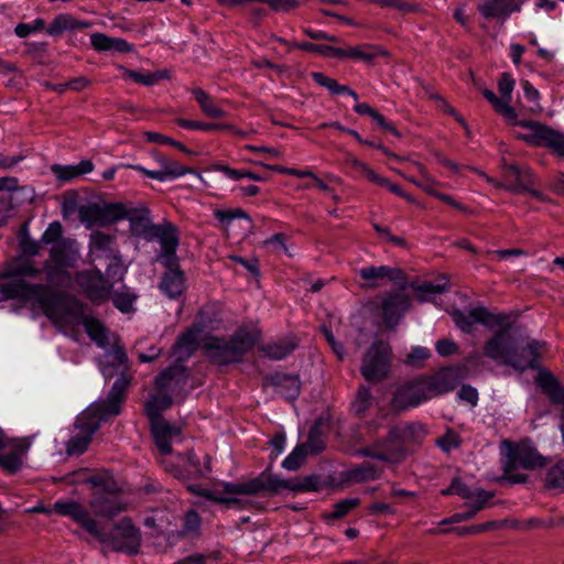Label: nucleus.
I'll return each mask as SVG.
<instances>
[{"instance_id":"obj_54","label":"nucleus","mask_w":564,"mask_h":564,"mask_svg":"<svg viewBox=\"0 0 564 564\" xmlns=\"http://www.w3.org/2000/svg\"><path fill=\"white\" fill-rule=\"evenodd\" d=\"M187 489L199 496V497H203L207 500H210V501H214V502H218V503H231V502H235L236 500L234 498H226V497H223L221 495H219L217 491L215 490H210V489H205V488H202L200 486L198 485H191L187 487Z\"/></svg>"},{"instance_id":"obj_47","label":"nucleus","mask_w":564,"mask_h":564,"mask_svg":"<svg viewBox=\"0 0 564 564\" xmlns=\"http://www.w3.org/2000/svg\"><path fill=\"white\" fill-rule=\"evenodd\" d=\"M124 75L132 79L134 83L144 85V86H152L156 84L159 80L166 78V72L159 70L154 73H140L132 69H126Z\"/></svg>"},{"instance_id":"obj_64","label":"nucleus","mask_w":564,"mask_h":564,"mask_svg":"<svg viewBox=\"0 0 564 564\" xmlns=\"http://www.w3.org/2000/svg\"><path fill=\"white\" fill-rule=\"evenodd\" d=\"M108 259L110 260V263L106 269L107 275L118 281L122 280L126 272V268L123 265L121 257L119 256V252Z\"/></svg>"},{"instance_id":"obj_51","label":"nucleus","mask_w":564,"mask_h":564,"mask_svg":"<svg viewBox=\"0 0 564 564\" xmlns=\"http://www.w3.org/2000/svg\"><path fill=\"white\" fill-rule=\"evenodd\" d=\"M307 451L305 445H297L283 460L282 467L288 470H297L306 459Z\"/></svg>"},{"instance_id":"obj_44","label":"nucleus","mask_w":564,"mask_h":564,"mask_svg":"<svg viewBox=\"0 0 564 564\" xmlns=\"http://www.w3.org/2000/svg\"><path fill=\"white\" fill-rule=\"evenodd\" d=\"M360 505L359 498H347L340 500L334 505V509L329 513H325L323 516L326 522H332L334 520H338L348 514L351 510L357 508Z\"/></svg>"},{"instance_id":"obj_53","label":"nucleus","mask_w":564,"mask_h":564,"mask_svg":"<svg viewBox=\"0 0 564 564\" xmlns=\"http://www.w3.org/2000/svg\"><path fill=\"white\" fill-rule=\"evenodd\" d=\"M372 394L368 387L361 386L359 387L356 399L352 402L354 411L360 415L364 414L372 404Z\"/></svg>"},{"instance_id":"obj_23","label":"nucleus","mask_w":564,"mask_h":564,"mask_svg":"<svg viewBox=\"0 0 564 564\" xmlns=\"http://www.w3.org/2000/svg\"><path fill=\"white\" fill-rule=\"evenodd\" d=\"M31 442L28 438L10 440L8 454H0V467L8 474L13 475L22 467V457L28 453Z\"/></svg>"},{"instance_id":"obj_15","label":"nucleus","mask_w":564,"mask_h":564,"mask_svg":"<svg viewBox=\"0 0 564 564\" xmlns=\"http://www.w3.org/2000/svg\"><path fill=\"white\" fill-rule=\"evenodd\" d=\"M151 154L159 164L160 170H148L139 164H129L127 167L138 171L144 176L159 182L172 181L193 173V169L181 164L176 160H173L159 151H152Z\"/></svg>"},{"instance_id":"obj_49","label":"nucleus","mask_w":564,"mask_h":564,"mask_svg":"<svg viewBox=\"0 0 564 564\" xmlns=\"http://www.w3.org/2000/svg\"><path fill=\"white\" fill-rule=\"evenodd\" d=\"M442 283L424 282L415 288L420 301H427L432 294H441L448 289V280L443 276Z\"/></svg>"},{"instance_id":"obj_50","label":"nucleus","mask_w":564,"mask_h":564,"mask_svg":"<svg viewBox=\"0 0 564 564\" xmlns=\"http://www.w3.org/2000/svg\"><path fill=\"white\" fill-rule=\"evenodd\" d=\"M545 485L550 489H564V459L547 470Z\"/></svg>"},{"instance_id":"obj_24","label":"nucleus","mask_w":564,"mask_h":564,"mask_svg":"<svg viewBox=\"0 0 564 564\" xmlns=\"http://www.w3.org/2000/svg\"><path fill=\"white\" fill-rule=\"evenodd\" d=\"M128 370V356L122 346L113 345L105 354V361L101 365V372L105 378L110 379L116 373H120L118 378L124 377L127 380L126 371Z\"/></svg>"},{"instance_id":"obj_14","label":"nucleus","mask_w":564,"mask_h":564,"mask_svg":"<svg viewBox=\"0 0 564 564\" xmlns=\"http://www.w3.org/2000/svg\"><path fill=\"white\" fill-rule=\"evenodd\" d=\"M75 282L85 296L94 304L107 302L111 296L113 285L98 269L77 272Z\"/></svg>"},{"instance_id":"obj_45","label":"nucleus","mask_w":564,"mask_h":564,"mask_svg":"<svg viewBox=\"0 0 564 564\" xmlns=\"http://www.w3.org/2000/svg\"><path fill=\"white\" fill-rule=\"evenodd\" d=\"M175 122L181 128L189 129V130L225 131L226 129H234V126L230 123L202 122V121L188 120V119H183V118H177L175 120Z\"/></svg>"},{"instance_id":"obj_41","label":"nucleus","mask_w":564,"mask_h":564,"mask_svg":"<svg viewBox=\"0 0 564 564\" xmlns=\"http://www.w3.org/2000/svg\"><path fill=\"white\" fill-rule=\"evenodd\" d=\"M482 95L492 105L497 113L501 115L508 122H516L517 112L513 107L497 97V95L490 89H485Z\"/></svg>"},{"instance_id":"obj_38","label":"nucleus","mask_w":564,"mask_h":564,"mask_svg":"<svg viewBox=\"0 0 564 564\" xmlns=\"http://www.w3.org/2000/svg\"><path fill=\"white\" fill-rule=\"evenodd\" d=\"M311 76L316 84L327 88L332 95L346 94L358 100V94L354 89L346 85H340L336 79L326 76L324 73L313 72Z\"/></svg>"},{"instance_id":"obj_35","label":"nucleus","mask_w":564,"mask_h":564,"mask_svg":"<svg viewBox=\"0 0 564 564\" xmlns=\"http://www.w3.org/2000/svg\"><path fill=\"white\" fill-rule=\"evenodd\" d=\"M129 216V208L121 203L99 205V226H108Z\"/></svg>"},{"instance_id":"obj_40","label":"nucleus","mask_w":564,"mask_h":564,"mask_svg":"<svg viewBox=\"0 0 564 564\" xmlns=\"http://www.w3.org/2000/svg\"><path fill=\"white\" fill-rule=\"evenodd\" d=\"M193 95L202 111L209 118L219 119L226 117V111L218 107L212 97L202 88H194Z\"/></svg>"},{"instance_id":"obj_16","label":"nucleus","mask_w":564,"mask_h":564,"mask_svg":"<svg viewBox=\"0 0 564 564\" xmlns=\"http://www.w3.org/2000/svg\"><path fill=\"white\" fill-rule=\"evenodd\" d=\"M452 317L455 325L467 334L473 332L475 323L482 324L487 327L509 326V316L507 314H492L484 306L471 308L468 315L460 311H455Z\"/></svg>"},{"instance_id":"obj_57","label":"nucleus","mask_w":564,"mask_h":564,"mask_svg":"<svg viewBox=\"0 0 564 564\" xmlns=\"http://www.w3.org/2000/svg\"><path fill=\"white\" fill-rule=\"evenodd\" d=\"M86 482L96 488L95 491H110L118 489L115 480L110 476L104 474L93 475L86 480Z\"/></svg>"},{"instance_id":"obj_4","label":"nucleus","mask_w":564,"mask_h":564,"mask_svg":"<svg viewBox=\"0 0 564 564\" xmlns=\"http://www.w3.org/2000/svg\"><path fill=\"white\" fill-rule=\"evenodd\" d=\"M261 336L260 329L241 326L229 338L207 337L203 343V350L213 364L227 366L240 362L260 341Z\"/></svg>"},{"instance_id":"obj_26","label":"nucleus","mask_w":564,"mask_h":564,"mask_svg":"<svg viewBox=\"0 0 564 564\" xmlns=\"http://www.w3.org/2000/svg\"><path fill=\"white\" fill-rule=\"evenodd\" d=\"M521 4L516 0H480L477 10L480 14L489 19H507L512 12H518Z\"/></svg>"},{"instance_id":"obj_63","label":"nucleus","mask_w":564,"mask_h":564,"mask_svg":"<svg viewBox=\"0 0 564 564\" xmlns=\"http://www.w3.org/2000/svg\"><path fill=\"white\" fill-rule=\"evenodd\" d=\"M110 297L115 307L122 313H129L135 300V296L129 292H116Z\"/></svg>"},{"instance_id":"obj_19","label":"nucleus","mask_w":564,"mask_h":564,"mask_svg":"<svg viewBox=\"0 0 564 564\" xmlns=\"http://www.w3.org/2000/svg\"><path fill=\"white\" fill-rule=\"evenodd\" d=\"M89 506L94 513L101 518L111 519L127 509L119 489L110 491H94Z\"/></svg>"},{"instance_id":"obj_60","label":"nucleus","mask_w":564,"mask_h":564,"mask_svg":"<svg viewBox=\"0 0 564 564\" xmlns=\"http://www.w3.org/2000/svg\"><path fill=\"white\" fill-rule=\"evenodd\" d=\"M474 498H468V507L476 513L487 507L494 494L484 489H476L473 491Z\"/></svg>"},{"instance_id":"obj_46","label":"nucleus","mask_w":564,"mask_h":564,"mask_svg":"<svg viewBox=\"0 0 564 564\" xmlns=\"http://www.w3.org/2000/svg\"><path fill=\"white\" fill-rule=\"evenodd\" d=\"M322 488L321 477L317 475H307L303 477L292 478L291 491L307 492L318 491Z\"/></svg>"},{"instance_id":"obj_29","label":"nucleus","mask_w":564,"mask_h":564,"mask_svg":"<svg viewBox=\"0 0 564 564\" xmlns=\"http://www.w3.org/2000/svg\"><path fill=\"white\" fill-rule=\"evenodd\" d=\"M160 289L171 299H176L185 291L184 272L180 269V264L166 268L163 274Z\"/></svg>"},{"instance_id":"obj_62","label":"nucleus","mask_w":564,"mask_h":564,"mask_svg":"<svg viewBox=\"0 0 564 564\" xmlns=\"http://www.w3.org/2000/svg\"><path fill=\"white\" fill-rule=\"evenodd\" d=\"M516 82L511 74L502 73L498 80V90L501 95V99L505 100L508 105L511 101V95L514 88Z\"/></svg>"},{"instance_id":"obj_58","label":"nucleus","mask_w":564,"mask_h":564,"mask_svg":"<svg viewBox=\"0 0 564 564\" xmlns=\"http://www.w3.org/2000/svg\"><path fill=\"white\" fill-rule=\"evenodd\" d=\"M307 453L318 454L325 448V442L323 440L322 433L317 426H313L310 430L308 437L306 443Z\"/></svg>"},{"instance_id":"obj_56","label":"nucleus","mask_w":564,"mask_h":564,"mask_svg":"<svg viewBox=\"0 0 564 564\" xmlns=\"http://www.w3.org/2000/svg\"><path fill=\"white\" fill-rule=\"evenodd\" d=\"M214 216L221 224L228 226L235 219H249L248 214L241 208L234 209H216Z\"/></svg>"},{"instance_id":"obj_22","label":"nucleus","mask_w":564,"mask_h":564,"mask_svg":"<svg viewBox=\"0 0 564 564\" xmlns=\"http://www.w3.org/2000/svg\"><path fill=\"white\" fill-rule=\"evenodd\" d=\"M359 276L366 281L364 288L376 289L382 285V281L404 282V272L399 268L388 265H368L359 269Z\"/></svg>"},{"instance_id":"obj_52","label":"nucleus","mask_w":564,"mask_h":564,"mask_svg":"<svg viewBox=\"0 0 564 564\" xmlns=\"http://www.w3.org/2000/svg\"><path fill=\"white\" fill-rule=\"evenodd\" d=\"M79 220L88 228L99 226V205L89 204L80 206L78 209Z\"/></svg>"},{"instance_id":"obj_59","label":"nucleus","mask_w":564,"mask_h":564,"mask_svg":"<svg viewBox=\"0 0 564 564\" xmlns=\"http://www.w3.org/2000/svg\"><path fill=\"white\" fill-rule=\"evenodd\" d=\"M473 491L474 490L469 488L467 485H465L460 478L456 477L452 480L448 488L442 490V494L444 496L457 495L463 499H468L474 498Z\"/></svg>"},{"instance_id":"obj_48","label":"nucleus","mask_w":564,"mask_h":564,"mask_svg":"<svg viewBox=\"0 0 564 564\" xmlns=\"http://www.w3.org/2000/svg\"><path fill=\"white\" fill-rule=\"evenodd\" d=\"M93 436L89 434L78 431L75 435H73L66 444V452L68 455H80L83 454L89 443L91 442Z\"/></svg>"},{"instance_id":"obj_28","label":"nucleus","mask_w":564,"mask_h":564,"mask_svg":"<svg viewBox=\"0 0 564 564\" xmlns=\"http://www.w3.org/2000/svg\"><path fill=\"white\" fill-rule=\"evenodd\" d=\"M384 55H387V52L380 46L360 44L357 46H349L347 48L337 47L336 58H349L370 64L375 58Z\"/></svg>"},{"instance_id":"obj_7","label":"nucleus","mask_w":564,"mask_h":564,"mask_svg":"<svg viewBox=\"0 0 564 564\" xmlns=\"http://www.w3.org/2000/svg\"><path fill=\"white\" fill-rule=\"evenodd\" d=\"M172 405V398L167 394H155L144 404V411L151 422V430L156 447L161 454H171V441L181 435L178 426L170 424L161 416V412Z\"/></svg>"},{"instance_id":"obj_61","label":"nucleus","mask_w":564,"mask_h":564,"mask_svg":"<svg viewBox=\"0 0 564 564\" xmlns=\"http://www.w3.org/2000/svg\"><path fill=\"white\" fill-rule=\"evenodd\" d=\"M296 47L306 52L318 53L324 57H337V47L329 45H319L312 42H302Z\"/></svg>"},{"instance_id":"obj_10","label":"nucleus","mask_w":564,"mask_h":564,"mask_svg":"<svg viewBox=\"0 0 564 564\" xmlns=\"http://www.w3.org/2000/svg\"><path fill=\"white\" fill-rule=\"evenodd\" d=\"M527 130L525 133H519L517 137L534 147L550 148L555 154L564 158V134L552 129L549 126L531 120H518L510 122Z\"/></svg>"},{"instance_id":"obj_6","label":"nucleus","mask_w":564,"mask_h":564,"mask_svg":"<svg viewBox=\"0 0 564 564\" xmlns=\"http://www.w3.org/2000/svg\"><path fill=\"white\" fill-rule=\"evenodd\" d=\"M79 259L78 243L74 239H62L50 250V257L43 262L46 285L64 286L70 280L68 268H74Z\"/></svg>"},{"instance_id":"obj_20","label":"nucleus","mask_w":564,"mask_h":564,"mask_svg":"<svg viewBox=\"0 0 564 564\" xmlns=\"http://www.w3.org/2000/svg\"><path fill=\"white\" fill-rule=\"evenodd\" d=\"M409 307V295L403 292L388 293L381 302L382 318L387 327H395Z\"/></svg>"},{"instance_id":"obj_27","label":"nucleus","mask_w":564,"mask_h":564,"mask_svg":"<svg viewBox=\"0 0 564 564\" xmlns=\"http://www.w3.org/2000/svg\"><path fill=\"white\" fill-rule=\"evenodd\" d=\"M32 283L25 279L7 280L0 271V302L17 300L23 303L29 302Z\"/></svg>"},{"instance_id":"obj_2","label":"nucleus","mask_w":564,"mask_h":564,"mask_svg":"<svg viewBox=\"0 0 564 564\" xmlns=\"http://www.w3.org/2000/svg\"><path fill=\"white\" fill-rule=\"evenodd\" d=\"M457 384V372L452 368H443L431 376L415 378L399 387L393 394L391 406L399 412L405 411L453 391Z\"/></svg>"},{"instance_id":"obj_25","label":"nucleus","mask_w":564,"mask_h":564,"mask_svg":"<svg viewBox=\"0 0 564 564\" xmlns=\"http://www.w3.org/2000/svg\"><path fill=\"white\" fill-rule=\"evenodd\" d=\"M188 380V370L181 364H175L162 370L155 378V388L160 391L172 390L181 388L186 384Z\"/></svg>"},{"instance_id":"obj_5","label":"nucleus","mask_w":564,"mask_h":564,"mask_svg":"<svg viewBox=\"0 0 564 564\" xmlns=\"http://www.w3.org/2000/svg\"><path fill=\"white\" fill-rule=\"evenodd\" d=\"M128 386L129 380L124 377L118 378L113 382L106 400L89 406L77 417L76 429L93 436L100 427L102 421L120 414Z\"/></svg>"},{"instance_id":"obj_17","label":"nucleus","mask_w":564,"mask_h":564,"mask_svg":"<svg viewBox=\"0 0 564 564\" xmlns=\"http://www.w3.org/2000/svg\"><path fill=\"white\" fill-rule=\"evenodd\" d=\"M503 327L505 329L496 332L495 335L486 341L484 355L489 359L510 367L509 360L514 358L517 344L508 333L510 325Z\"/></svg>"},{"instance_id":"obj_34","label":"nucleus","mask_w":564,"mask_h":564,"mask_svg":"<svg viewBox=\"0 0 564 564\" xmlns=\"http://www.w3.org/2000/svg\"><path fill=\"white\" fill-rule=\"evenodd\" d=\"M44 272L43 268L40 269L35 265L33 261H22L15 264H9L2 269V276L7 278V280H15V279H24V276L29 278H39L41 273Z\"/></svg>"},{"instance_id":"obj_11","label":"nucleus","mask_w":564,"mask_h":564,"mask_svg":"<svg viewBox=\"0 0 564 564\" xmlns=\"http://www.w3.org/2000/svg\"><path fill=\"white\" fill-rule=\"evenodd\" d=\"M164 456L160 462L166 471L173 474L176 478L187 480L192 477H202L212 470L210 457L205 456L206 462L204 468L200 466L199 459L193 451H187L184 454L173 455L161 454Z\"/></svg>"},{"instance_id":"obj_43","label":"nucleus","mask_w":564,"mask_h":564,"mask_svg":"<svg viewBox=\"0 0 564 564\" xmlns=\"http://www.w3.org/2000/svg\"><path fill=\"white\" fill-rule=\"evenodd\" d=\"M137 209L129 208V216L126 217V219L130 220L131 230L142 236L145 239V231L148 230V226H156L155 224H152L149 218V210L142 209L141 213L143 215H138Z\"/></svg>"},{"instance_id":"obj_37","label":"nucleus","mask_w":564,"mask_h":564,"mask_svg":"<svg viewBox=\"0 0 564 564\" xmlns=\"http://www.w3.org/2000/svg\"><path fill=\"white\" fill-rule=\"evenodd\" d=\"M272 383L288 400H295L300 394V380L295 376L276 375L272 378Z\"/></svg>"},{"instance_id":"obj_33","label":"nucleus","mask_w":564,"mask_h":564,"mask_svg":"<svg viewBox=\"0 0 564 564\" xmlns=\"http://www.w3.org/2000/svg\"><path fill=\"white\" fill-rule=\"evenodd\" d=\"M395 452V446L386 436L383 438L377 440L369 446L357 449L356 455L360 457H370L381 462H389L392 459Z\"/></svg>"},{"instance_id":"obj_42","label":"nucleus","mask_w":564,"mask_h":564,"mask_svg":"<svg viewBox=\"0 0 564 564\" xmlns=\"http://www.w3.org/2000/svg\"><path fill=\"white\" fill-rule=\"evenodd\" d=\"M380 469L373 464L364 462L348 471V478L355 482H365L379 478Z\"/></svg>"},{"instance_id":"obj_36","label":"nucleus","mask_w":564,"mask_h":564,"mask_svg":"<svg viewBox=\"0 0 564 564\" xmlns=\"http://www.w3.org/2000/svg\"><path fill=\"white\" fill-rule=\"evenodd\" d=\"M88 22L77 21L70 14L62 13L55 17L52 23L46 29L50 35H59L66 30L84 29L88 28Z\"/></svg>"},{"instance_id":"obj_55","label":"nucleus","mask_w":564,"mask_h":564,"mask_svg":"<svg viewBox=\"0 0 564 564\" xmlns=\"http://www.w3.org/2000/svg\"><path fill=\"white\" fill-rule=\"evenodd\" d=\"M202 525V518L195 510H189L184 516V523L182 529L183 535L197 534Z\"/></svg>"},{"instance_id":"obj_12","label":"nucleus","mask_w":564,"mask_h":564,"mask_svg":"<svg viewBox=\"0 0 564 564\" xmlns=\"http://www.w3.org/2000/svg\"><path fill=\"white\" fill-rule=\"evenodd\" d=\"M145 239L160 242L161 251L156 257V261L161 262L165 268L177 265L176 249L180 243V236L176 226L171 223L148 226Z\"/></svg>"},{"instance_id":"obj_21","label":"nucleus","mask_w":564,"mask_h":564,"mask_svg":"<svg viewBox=\"0 0 564 564\" xmlns=\"http://www.w3.org/2000/svg\"><path fill=\"white\" fill-rule=\"evenodd\" d=\"M502 177L505 189L514 194L523 193L524 189H530V185L534 184L530 167L518 164L505 163L502 165Z\"/></svg>"},{"instance_id":"obj_39","label":"nucleus","mask_w":564,"mask_h":564,"mask_svg":"<svg viewBox=\"0 0 564 564\" xmlns=\"http://www.w3.org/2000/svg\"><path fill=\"white\" fill-rule=\"evenodd\" d=\"M80 324H83L91 340H94L99 347H106L108 341V332L99 319L86 315Z\"/></svg>"},{"instance_id":"obj_3","label":"nucleus","mask_w":564,"mask_h":564,"mask_svg":"<svg viewBox=\"0 0 564 564\" xmlns=\"http://www.w3.org/2000/svg\"><path fill=\"white\" fill-rule=\"evenodd\" d=\"M28 303L40 308L58 326L82 323L86 316L82 302L75 297H64L43 283H32Z\"/></svg>"},{"instance_id":"obj_8","label":"nucleus","mask_w":564,"mask_h":564,"mask_svg":"<svg viewBox=\"0 0 564 564\" xmlns=\"http://www.w3.org/2000/svg\"><path fill=\"white\" fill-rule=\"evenodd\" d=\"M392 350L384 340H376L362 357L360 372L368 382L384 380L391 369Z\"/></svg>"},{"instance_id":"obj_1","label":"nucleus","mask_w":564,"mask_h":564,"mask_svg":"<svg viewBox=\"0 0 564 564\" xmlns=\"http://www.w3.org/2000/svg\"><path fill=\"white\" fill-rule=\"evenodd\" d=\"M53 511L59 516L70 518L99 542L110 544L115 551L124 552L130 555L139 552L141 532L130 518L124 517L116 522L108 534L101 524L78 501L58 500L53 505Z\"/></svg>"},{"instance_id":"obj_32","label":"nucleus","mask_w":564,"mask_h":564,"mask_svg":"<svg viewBox=\"0 0 564 564\" xmlns=\"http://www.w3.org/2000/svg\"><path fill=\"white\" fill-rule=\"evenodd\" d=\"M116 237L101 231L90 235L89 253L94 258H110L119 251L115 248Z\"/></svg>"},{"instance_id":"obj_13","label":"nucleus","mask_w":564,"mask_h":564,"mask_svg":"<svg viewBox=\"0 0 564 564\" xmlns=\"http://www.w3.org/2000/svg\"><path fill=\"white\" fill-rule=\"evenodd\" d=\"M545 464V459L542 455L538 453V451L525 444L520 443L514 448L510 451L509 462L505 467V473L508 475V478L514 484H522L527 481V475L523 474H512L513 470L518 468L523 469H535L538 467H542Z\"/></svg>"},{"instance_id":"obj_18","label":"nucleus","mask_w":564,"mask_h":564,"mask_svg":"<svg viewBox=\"0 0 564 564\" xmlns=\"http://www.w3.org/2000/svg\"><path fill=\"white\" fill-rule=\"evenodd\" d=\"M546 347L545 341L528 338L524 345L516 346L514 358L509 360L510 367L520 372L536 369Z\"/></svg>"},{"instance_id":"obj_30","label":"nucleus","mask_w":564,"mask_h":564,"mask_svg":"<svg viewBox=\"0 0 564 564\" xmlns=\"http://www.w3.org/2000/svg\"><path fill=\"white\" fill-rule=\"evenodd\" d=\"M202 332V326L195 324L177 337L173 350L175 354L180 355L178 359L188 358L197 350L198 338Z\"/></svg>"},{"instance_id":"obj_31","label":"nucleus","mask_w":564,"mask_h":564,"mask_svg":"<svg viewBox=\"0 0 564 564\" xmlns=\"http://www.w3.org/2000/svg\"><path fill=\"white\" fill-rule=\"evenodd\" d=\"M299 346L295 336H286L275 341L267 343L259 350L269 359L281 360L291 355Z\"/></svg>"},{"instance_id":"obj_9","label":"nucleus","mask_w":564,"mask_h":564,"mask_svg":"<svg viewBox=\"0 0 564 564\" xmlns=\"http://www.w3.org/2000/svg\"><path fill=\"white\" fill-rule=\"evenodd\" d=\"M292 479H283L273 475L271 468H265L258 477L243 482H224L223 492L226 495H257L262 491L278 494L283 489L291 491Z\"/></svg>"}]
</instances>
